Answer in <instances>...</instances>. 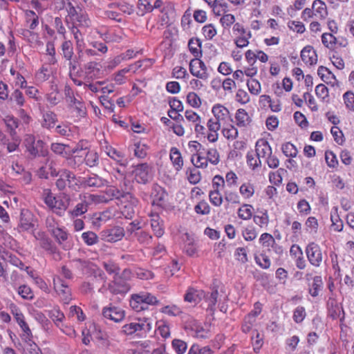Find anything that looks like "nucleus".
Masks as SVG:
<instances>
[{
	"label": "nucleus",
	"mask_w": 354,
	"mask_h": 354,
	"mask_svg": "<svg viewBox=\"0 0 354 354\" xmlns=\"http://www.w3.org/2000/svg\"><path fill=\"white\" fill-rule=\"evenodd\" d=\"M189 71L193 76L198 79L207 80L208 77L207 68L205 63L198 58L190 61Z\"/></svg>",
	"instance_id": "obj_14"
},
{
	"label": "nucleus",
	"mask_w": 354,
	"mask_h": 354,
	"mask_svg": "<svg viewBox=\"0 0 354 354\" xmlns=\"http://www.w3.org/2000/svg\"><path fill=\"white\" fill-rule=\"evenodd\" d=\"M317 74L326 83L331 82L332 79H335L334 75L326 67L322 66L318 68Z\"/></svg>",
	"instance_id": "obj_60"
},
{
	"label": "nucleus",
	"mask_w": 354,
	"mask_h": 354,
	"mask_svg": "<svg viewBox=\"0 0 354 354\" xmlns=\"http://www.w3.org/2000/svg\"><path fill=\"white\" fill-rule=\"evenodd\" d=\"M253 221L261 228H266L270 221L268 211L266 209L258 210L257 214L253 216Z\"/></svg>",
	"instance_id": "obj_26"
},
{
	"label": "nucleus",
	"mask_w": 354,
	"mask_h": 354,
	"mask_svg": "<svg viewBox=\"0 0 354 354\" xmlns=\"http://www.w3.org/2000/svg\"><path fill=\"white\" fill-rule=\"evenodd\" d=\"M258 235V232L254 227L248 226L242 230V236L246 241L254 240Z\"/></svg>",
	"instance_id": "obj_54"
},
{
	"label": "nucleus",
	"mask_w": 354,
	"mask_h": 354,
	"mask_svg": "<svg viewBox=\"0 0 354 354\" xmlns=\"http://www.w3.org/2000/svg\"><path fill=\"white\" fill-rule=\"evenodd\" d=\"M186 240L185 241L184 250L185 252L189 255H193L196 252V247L194 245V241L192 236L185 234Z\"/></svg>",
	"instance_id": "obj_62"
},
{
	"label": "nucleus",
	"mask_w": 354,
	"mask_h": 354,
	"mask_svg": "<svg viewBox=\"0 0 354 354\" xmlns=\"http://www.w3.org/2000/svg\"><path fill=\"white\" fill-rule=\"evenodd\" d=\"M84 161L86 165L90 167L97 165L99 162L97 153L95 151H88L85 156Z\"/></svg>",
	"instance_id": "obj_51"
},
{
	"label": "nucleus",
	"mask_w": 354,
	"mask_h": 354,
	"mask_svg": "<svg viewBox=\"0 0 354 354\" xmlns=\"http://www.w3.org/2000/svg\"><path fill=\"white\" fill-rule=\"evenodd\" d=\"M322 42L323 45L330 49V50H334L335 49V37L332 33H328L325 32L323 33L322 35Z\"/></svg>",
	"instance_id": "obj_53"
},
{
	"label": "nucleus",
	"mask_w": 354,
	"mask_h": 354,
	"mask_svg": "<svg viewBox=\"0 0 354 354\" xmlns=\"http://www.w3.org/2000/svg\"><path fill=\"white\" fill-rule=\"evenodd\" d=\"M323 282L322 277L320 276H315L313 278V283L309 288V293L310 295L315 297L319 295V292L322 288Z\"/></svg>",
	"instance_id": "obj_41"
},
{
	"label": "nucleus",
	"mask_w": 354,
	"mask_h": 354,
	"mask_svg": "<svg viewBox=\"0 0 354 354\" xmlns=\"http://www.w3.org/2000/svg\"><path fill=\"white\" fill-rule=\"evenodd\" d=\"M51 234L59 243L65 241L68 239V233L66 231L59 226L56 227V228L51 229Z\"/></svg>",
	"instance_id": "obj_57"
},
{
	"label": "nucleus",
	"mask_w": 354,
	"mask_h": 354,
	"mask_svg": "<svg viewBox=\"0 0 354 354\" xmlns=\"http://www.w3.org/2000/svg\"><path fill=\"white\" fill-rule=\"evenodd\" d=\"M306 253L307 258L311 265L319 267L323 259V254L320 246L314 243H310L306 248Z\"/></svg>",
	"instance_id": "obj_11"
},
{
	"label": "nucleus",
	"mask_w": 354,
	"mask_h": 354,
	"mask_svg": "<svg viewBox=\"0 0 354 354\" xmlns=\"http://www.w3.org/2000/svg\"><path fill=\"white\" fill-rule=\"evenodd\" d=\"M158 303L157 298L152 294L141 292L131 295L130 299L131 307L136 311H140L147 308L148 305H156Z\"/></svg>",
	"instance_id": "obj_5"
},
{
	"label": "nucleus",
	"mask_w": 354,
	"mask_h": 354,
	"mask_svg": "<svg viewBox=\"0 0 354 354\" xmlns=\"http://www.w3.org/2000/svg\"><path fill=\"white\" fill-rule=\"evenodd\" d=\"M325 160L327 166L330 168H337L339 165L336 155L333 151L330 150H327L325 151Z\"/></svg>",
	"instance_id": "obj_52"
},
{
	"label": "nucleus",
	"mask_w": 354,
	"mask_h": 354,
	"mask_svg": "<svg viewBox=\"0 0 354 354\" xmlns=\"http://www.w3.org/2000/svg\"><path fill=\"white\" fill-rule=\"evenodd\" d=\"M205 293L203 290L190 288L185 295V301L189 303L196 304L203 298H205Z\"/></svg>",
	"instance_id": "obj_27"
},
{
	"label": "nucleus",
	"mask_w": 354,
	"mask_h": 354,
	"mask_svg": "<svg viewBox=\"0 0 354 354\" xmlns=\"http://www.w3.org/2000/svg\"><path fill=\"white\" fill-rule=\"evenodd\" d=\"M57 121L56 114L52 111H47L43 114L41 126L44 128L51 129L55 127Z\"/></svg>",
	"instance_id": "obj_33"
},
{
	"label": "nucleus",
	"mask_w": 354,
	"mask_h": 354,
	"mask_svg": "<svg viewBox=\"0 0 354 354\" xmlns=\"http://www.w3.org/2000/svg\"><path fill=\"white\" fill-rule=\"evenodd\" d=\"M301 58L302 61L308 65H314L317 62V55L316 51L310 46H305L301 51Z\"/></svg>",
	"instance_id": "obj_20"
},
{
	"label": "nucleus",
	"mask_w": 354,
	"mask_h": 354,
	"mask_svg": "<svg viewBox=\"0 0 354 354\" xmlns=\"http://www.w3.org/2000/svg\"><path fill=\"white\" fill-rule=\"evenodd\" d=\"M50 149L54 153L67 158L79 151L78 147L70 149L68 145H65L61 143H53L51 145Z\"/></svg>",
	"instance_id": "obj_21"
},
{
	"label": "nucleus",
	"mask_w": 354,
	"mask_h": 354,
	"mask_svg": "<svg viewBox=\"0 0 354 354\" xmlns=\"http://www.w3.org/2000/svg\"><path fill=\"white\" fill-rule=\"evenodd\" d=\"M54 289L60 297L62 301L68 304L72 299L71 290L67 283H66L59 277H53Z\"/></svg>",
	"instance_id": "obj_12"
},
{
	"label": "nucleus",
	"mask_w": 354,
	"mask_h": 354,
	"mask_svg": "<svg viewBox=\"0 0 354 354\" xmlns=\"http://www.w3.org/2000/svg\"><path fill=\"white\" fill-rule=\"evenodd\" d=\"M11 313L19 326L26 323L25 317L21 310L13 303L10 304Z\"/></svg>",
	"instance_id": "obj_44"
},
{
	"label": "nucleus",
	"mask_w": 354,
	"mask_h": 354,
	"mask_svg": "<svg viewBox=\"0 0 354 354\" xmlns=\"http://www.w3.org/2000/svg\"><path fill=\"white\" fill-rule=\"evenodd\" d=\"M71 32L73 35L74 39L76 43V48L77 50L78 57L80 61H84L83 55H84V41L82 36V34L78 29V28L75 26H73L71 28Z\"/></svg>",
	"instance_id": "obj_18"
},
{
	"label": "nucleus",
	"mask_w": 354,
	"mask_h": 354,
	"mask_svg": "<svg viewBox=\"0 0 354 354\" xmlns=\"http://www.w3.org/2000/svg\"><path fill=\"white\" fill-rule=\"evenodd\" d=\"M124 236V229L118 226L103 230L100 232L102 240L110 243L118 241L121 240Z\"/></svg>",
	"instance_id": "obj_15"
},
{
	"label": "nucleus",
	"mask_w": 354,
	"mask_h": 354,
	"mask_svg": "<svg viewBox=\"0 0 354 354\" xmlns=\"http://www.w3.org/2000/svg\"><path fill=\"white\" fill-rule=\"evenodd\" d=\"M134 179L138 183L147 184L153 176L152 168L147 163H142L134 167L132 171Z\"/></svg>",
	"instance_id": "obj_9"
},
{
	"label": "nucleus",
	"mask_w": 354,
	"mask_h": 354,
	"mask_svg": "<svg viewBox=\"0 0 354 354\" xmlns=\"http://www.w3.org/2000/svg\"><path fill=\"white\" fill-rule=\"evenodd\" d=\"M167 194L161 187L154 185L151 192L152 205L161 207L164 205Z\"/></svg>",
	"instance_id": "obj_23"
},
{
	"label": "nucleus",
	"mask_w": 354,
	"mask_h": 354,
	"mask_svg": "<svg viewBox=\"0 0 354 354\" xmlns=\"http://www.w3.org/2000/svg\"><path fill=\"white\" fill-rule=\"evenodd\" d=\"M161 12L162 15V21L169 27L176 19V11L173 3H167Z\"/></svg>",
	"instance_id": "obj_25"
},
{
	"label": "nucleus",
	"mask_w": 354,
	"mask_h": 354,
	"mask_svg": "<svg viewBox=\"0 0 354 354\" xmlns=\"http://www.w3.org/2000/svg\"><path fill=\"white\" fill-rule=\"evenodd\" d=\"M50 317L55 322L57 326H60L61 323L64 320L65 316L62 312L58 308H54L49 313Z\"/></svg>",
	"instance_id": "obj_63"
},
{
	"label": "nucleus",
	"mask_w": 354,
	"mask_h": 354,
	"mask_svg": "<svg viewBox=\"0 0 354 354\" xmlns=\"http://www.w3.org/2000/svg\"><path fill=\"white\" fill-rule=\"evenodd\" d=\"M250 93L254 95H258L261 91V86L257 79H250L246 82Z\"/></svg>",
	"instance_id": "obj_48"
},
{
	"label": "nucleus",
	"mask_w": 354,
	"mask_h": 354,
	"mask_svg": "<svg viewBox=\"0 0 354 354\" xmlns=\"http://www.w3.org/2000/svg\"><path fill=\"white\" fill-rule=\"evenodd\" d=\"M239 193L244 199H249L254 194V186L250 182L243 183L239 187Z\"/></svg>",
	"instance_id": "obj_37"
},
{
	"label": "nucleus",
	"mask_w": 354,
	"mask_h": 354,
	"mask_svg": "<svg viewBox=\"0 0 354 354\" xmlns=\"http://www.w3.org/2000/svg\"><path fill=\"white\" fill-rule=\"evenodd\" d=\"M82 196L88 205L93 204L106 203L109 202V199H107L105 195L85 194L82 195Z\"/></svg>",
	"instance_id": "obj_34"
},
{
	"label": "nucleus",
	"mask_w": 354,
	"mask_h": 354,
	"mask_svg": "<svg viewBox=\"0 0 354 354\" xmlns=\"http://www.w3.org/2000/svg\"><path fill=\"white\" fill-rule=\"evenodd\" d=\"M101 38L106 43L111 42H120L123 39V35L122 33H118L115 32H107L101 35Z\"/></svg>",
	"instance_id": "obj_46"
},
{
	"label": "nucleus",
	"mask_w": 354,
	"mask_h": 354,
	"mask_svg": "<svg viewBox=\"0 0 354 354\" xmlns=\"http://www.w3.org/2000/svg\"><path fill=\"white\" fill-rule=\"evenodd\" d=\"M221 127L222 133L226 139L232 140L238 137V130L234 125L227 123V124Z\"/></svg>",
	"instance_id": "obj_40"
},
{
	"label": "nucleus",
	"mask_w": 354,
	"mask_h": 354,
	"mask_svg": "<svg viewBox=\"0 0 354 354\" xmlns=\"http://www.w3.org/2000/svg\"><path fill=\"white\" fill-rule=\"evenodd\" d=\"M82 239L84 243L89 246L96 244L99 239L97 235L92 231L83 232L82 234Z\"/></svg>",
	"instance_id": "obj_49"
},
{
	"label": "nucleus",
	"mask_w": 354,
	"mask_h": 354,
	"mask_svg": "<svg viewBox=\"0 0 354 354\" xmlns=\"http://www.w3.org/2000/svg\"><path fill=\"white\" fill-rule=\"evenodd\" d=\"M344 103L346 107L354 111V93L351 91H347L343 95Z\"/></svg>",
	"instance_id": "obj_64"
},
{
	"label": "nucleus",
	"mask_w": 354,
	"mask_h": 354,
	"mask_svg": "<svg viewBox=\"0 0 354 354\" xmlns=\"http://www.w3.org/2000/svg\"><path fill=\"white\" fill-rule=\"evenodd\" d=\"M68 185L74 190L79 189L78 178L68 170H62L60 172L59 178L56 181V186L59 190H63Z\"/></svg>",
	"instance_id": "obj_10"
},
{
	"label": "nucleus",
	"mask_w": 354,
	"mask_h": 354,
	"mask_svg": "<svg viewBox=\"0 0 354 354\" xmlns=\"http://www.w3.org/2000/svg\"><path fill=\"white\" fill-rule=\"evenodd\" d=\"M255 153L259 158H266L271 155L272 150L268 142L263 139H259L255 145Z\"/></svg>",
	"instance_id": "obj_19"
},
{
	"label": "nucleus",
	"mask_w": 354,
	"mask_h": 354,
	"mask_svg": "<svg viewBox=\"0 0 354 354\" xmlns=\"http://www.w3.org/2000/svg\"><path fill=\"white\" fill-rule=\"evenodd\" d=\"M151 218V226L155 235L157 237H161L164 234V229L162 227V221L160 219L158 214L150 215Z\"/></svg>",
	"instance_id": "obj_29"
},
{
	"label": "nucleus",
	"mask_w": 354,
	"mask_h": 354,
	"mask_svg": "<svg viewBox=\"0 0 354 354\" xmlns=\"http://www.w3.org/2000/svg\"><path fill=\"white\" fill-rule=\"evenodd\" d=\"M35 237L39 241V245L42 248L50 252H54L55 248L50 239L45 236L42 233H38V236H35Z\"/></svg>",
	"instance_id": "obj_45"
},
{
	"label": "nucleus",
	"mask_w": 354,
	"mask_h": 354,
	"mask_svg": "<svg viewBox=\"0 0 354 354\" xmlns=\"http://www.w3.org/2000/svg\"><path fill=\"white\" fill-rule=\"evenodd\" d=\"M23 331L21 335V338L25 341L26 343L29 344L32 349L35 352V354H41L40 349L38 346L32 342V334L30 328H29L28 324L26 322L19 326Z\"/></svg>",
	"instance_id": "obj_22"
},
{
	"label": "nucleus",
	"mask_w": 354,
	"mask_h": 354,
	"mask_svg": "<svg viewBox=\"0 0 354 354\" xmlns=\"http://www.w3.org/2000/svg\"><path fill=\"white\" fill-rule=\"evenodd\" d=\"M213 117L209 118L207 123L216 126L224 127L232 121L231 115L227 108L221 104H216L212 108Z\"/></svg>",
	"instance_id": "obj_4"
},
{
	"label": "nucleus",
	"mask_w": 354,
	"mask_h": 354,
	"mask_svg": "<svg viewBox=\"0 0 354 354\" xmlns=\"http://www.w3.org/2000/svg\"><path fill=\"white\" fill-rule=\"evenodd\" d=\"M281 149L283 154L287 157L295 158L297 155L298 151L296 147L290 142L283 144Z\"/></svg>",
	"instance_id": "obj_61"
},
{
	"label": "nucleus",
	"mask_w": 354,
	"mask_h": 354,
	"mask_svg": "<svg viewBox=\"0 0 354 354\" xmlns=\"http://www.w3.org/2000/svg\"><path fill=\"white\" fill-rule=\"evenodd\" d=\"M152 328V322L149 318L138 319L134 322L124 324L122 332L127 335L136 333L140 337H145Z\"/></svg>",
	"instance_id": "obj_3"
},
{
	"label": "nucleus",
	"mask_w": 354,
	"mask_h": 354,
	"mask_svg": "<svg viewBox=\"0 0 354 354\" xmlns=\"http://www.w3.org/2000/svg\"><path fill=\"white\" fill-rule=\"evenodd\" d=\"M78 183L79 188L81 185L85 188H100L107 185L109 182L97 174H92L88 176L78 179Z\"/></svg>",
	"instance_id": "obj_13"
},
{
	"label": "nucleus",
	"mask_w": 354,
	"mask_h": 354,
	"mask_svg": "<svg viewBox=\"0 0 354 354\" xmlns=\"http://www.w3.org/2000/svg\"><path fill=\"white\" fill-rule=\"evenodd\" d=\"M232 34L234 37V44L238 48H244L248 46L249 39L252 36L251 32L245 29L241 24L235 23L232 27Z\"/></svg>",
	"instance_id": "obj_8"
},
{
	"label": "nucleus",
	"mask_w": 354,
	"mask_h": 354,
	"mask_svg": "<svg viewBox=\"0 0 354 354\" xmlns=\"http://www.w3.org/2000/svg\"><path fill=\"white\" fill-rule=\"evenodd\" d=\"M110 9L118 8L124 14L131 15L133 12V6L127 2L111 3L108 5Z\"/></svg>",
	"instance_id": "obj_39"
},
{
	"label": "nucleus",
	"mask_w": 354,
	"mask_h": 354,
	"mask_svg": "<svg viewBox=\"0 0 354 354\" xmlns=\"http://www.w3.org/2000/svg\"><path fill=\"white\" fill-rule=\"evenodd\" d=\"M252 205L243 204L238 209L237 214L239 218L248 221L252 217Z\"/></svg>",
	"instance_id": "obj_38"
},
{
	"label": "nucleus",
	"mask_w": 354,
	"mask_h": 354,
	"mask_svg": "<svg viewBox=\"0 0 354 354\" xmlns=\"http://www.w3.org/2000/svg\"><path fill=\"white\" fill-rule=\"evenodd\" d=\"M67 100L70 103V106L74 109L76 113V116L84 118L86 115V109L82 102L75 98L74 96L70 95V90L68 89L66 93Z\"/></svg>",
	"instance_id": "obj_17"
},
{
	"label": "nucleus",
	"mask_w": 354,
	"mask_h": 354,
	"mask_svg": "<svg viewBox=\"0 0 354 354\" xmlns=\"http://www.w3.org/2000/svg\"><path fill=\"white\" fill-rule=\"evenodd\" d=\"M328 15L327 6L322 0H315L311 8H306L302 12V18L308 21L315 17L317 19H324Z\"/></svg>",
	"instance_id": "obj_6"
},
{
	"label": "nucleus",
	"mask_w": 354,
	"mask_h": 354,
	"mask_svg": "<svg viewBox=\"0 0 354 354\" xmlns=\"http://www.w3.org/2000/svg\"><path fill=\"white\" fill-rule=\"evenodd\" d=\"M209 198L211 203L216 207H220L223 202V198L220 193V190L214 189L211 191L209 194Z\"/></svg>",
	"instance_id": "obj_59"
},
{
	"label": "nucleus",
	"mask_w": 354,
	"mask_h": 354,
	"mask_svg": "<svg viewBox=\"0 0 354 354\" xmlns=\"http://www.w3.org/2000/svg\"><path fill=\"white\" fill-rule=\"evenodd\" d=\"M207 133L206 138L209 142H215L218 140V131L221 129V127H216V126L207 122Z\"/></svg>",
	"instance_id": "obj_43"
},
{
	"label": "nucleus",
	"mask_w": 354,
	"mask_h": 354,
	"mask_svg": "<svg viewBox=\"0 0 354 354\" xmlns=\"http://www.w3.org/2000/svg\"><path fill=\"white\" fill-rule=\"evenodd\" d=\"M95 277L99 279L102 282V286L99 289V292L104 293V290H109L113 294L126 292L129 290L127 283L118 275L113 276V280L111 283L106 285V277L102 270H97L95 273Z\"/></svg>",
	"instance_id": "obj_2"
},
{
	"label": "nucleus",
	"mask_w": 354,
	"mask_h": 354,
	"mask_svg": "<svg viewBox=\"0 0 354 354\" xmlns=\"http://www.w3.org/2000/svg\"><path fill=\"white\" fill-rule=\"evenodd\" d=\"M188 47L190 52L196 58L201 55V43L198 39H190L188 43Z\"/></svg>",
	"instance_id": "obj_42"
},
{
	"label": "nucleus",
	"mask_w": 354,
	"mask_h": 354,
	"mask_svg": "<svg viewBox=\"0 0 354 354\" xmlns=\"http://www.w3.org/2000/svg\"><path fill=\"white\" fill-rule=\"evenodd\" d=\"M261 158L252 151H248L246 155L248 166L253 171L259 170L261 167Z\"/></svg>",
	"instance_id": "obj_30"
},
{
	"label": "nucleus",
	"mask_w": 354,
	"mask_h": 354,
	"mask_svg": "<svg viewBox=\"0 0 354 354\" xmlns=\"http://www.w3.org/2000/svg\"><path fill=\"white\" fill-rule=\"evenodd\" d=\"M224 200L228 204H239L241 203L240 196L237 192L231 190H225L224 192Z\"/></svg>",
	"instance_id": "obj_47"
},
{
	"label": "nucleus",
	"mask_w": 354,
	"mask_h": 354,
	"mask_svg": "<svg viewBox=\"0 0 354 354\" xmlns=\"http://www.w3.org/2000/svg\"><path fill=\"white\" fill-rule=\"evenodd\" d=\"M9 102L19 108L25 105L26 100L23 93L19 89H15L11 94Z\"/></svg>",
	"instance_id": "obj_35"
},
{
	"label": "nucleus",
	"mask_w": 354,
	"mask_h": 354,
	"mask_svg": "<svg viewBox=\"0 0 354 354\" xmlns=\"http://www.w3.org/2000/svg\"><path fill=\"white\" fill-rule=\"evenodd\" d=\"M113 217L110 210H105L102 212L96 213L93 217V223L95 225H100L102 223H106Z\"/></svg>",
	"instance_id": "obj_36"
},
{
	"label": "nucleus",
	"mask_w": 354,
	"mask_h": 354,
	"mask_svg": "<svg viewBox=\"0 0 354 354\" xmlns=\"http://www.w3.org/2000/svg\"><path fill=\"white\" fill-rule=\"evenodd\" d=\"M45 204L59 216L64 215L70 204V198L66 194H60L55 196L50 191L45 193Z\"/></svg>",
	"instance_id": "obj_1"
},
{
	"label": "nucleus",
	"mask_w": 354,
	"mask_h": 354,
	"mask_svg": "<svg viewBox=\"0 0 354 354\" xmlns=\"http://www.w3.org/2000/svg\"><path fill=\"white\" fill-rule=\"evenodd\" d=\"M235 17L230 13H226L221 16L219 22L222 27L225 29H229L232 25H234Z\"/></svg>",
	"instance_id": "obj_55"
},
{
	"label": "nucleus",
	"mask_w": 354,
	"mask_h": 354,
	"mask_svg": "<svg viewBox=\"0 0 354 354\" xmlns=\"http://www.w3.org/2000/svg\"><path fill=\"white\" fill-rule=\"evenodd\" d=\"M194 211L200 215H208L210 213V207L205 201L201 200L194 206Z\"/></svg>",
	"instance_id": "obj_56"
},
{
	"label": "nucleus",
	"mask_w": 354,
	"mask_h": 354,
	"mask_svg": "<svg viewBox=\"0 0 354 354\" xmlns=\"http://www.w3.org/2000/svg\"><path fill=\"white\" fill-rule=\"evenodd\" d=\"M192 330L197 338L206 339L210 337V326L196 323L192 326Z\"/></svg>",
	"instance_id": "obj_24"
},
{
	"label": "nucleus",
	"mask_w": 354,
	"mask_h": 354,
	"mask_svg": "<svg viewBox=\"0 0 354 354\" xmlns=\"http://www.w3.org/2000/svg\"><path fill=\"white\" fill-rule=\"evenodd\" d=\"M62 50L64 57L67 60H71L74 53L73 44L70 40L64 41L62 43Z\"/></svg>",
	"instance_id": "obj_50"
},
{
	"label": "nucleus",
	"mask_w": 354,
	"mask_h": 354,
	"mask_svg": "<svg viewBox=\"0 0 354 354\" xmlns=\"http://www.w3.org/2000/svg\"><path fill=\"white\" fill-rule=\"evenodd\" d=\"M250 118L243 109H239L235 114V122L239 127H245L250 123Z\"/></svg>",
	"instance_id": "obj_28"
},
{
	"label": "nucleus",
	"mask_w": 354,
	"mask_h": 354,
	"mask_svg": "<svg viewBox=\"0 0 354 354\" xmlns=\"http://www.w3.org/2000/svg\"><path fill=\"white\" fill-rule=\"evenodd\" d=\"M24 144L27 151L33 157L46 156L48 153L47 149L44 147V142L38 140L32 134H26L24 137Z\"/></svg>",
	"instance_id": "obj_7"
},
{
	"label": "nucleus",
	"mask_w": 354,
	"mask_h": 354,
	"mask_svg": "<svg viewBox=\"0 0 354 354\" xmlns=\"http://www.w3.org/2000/svg\"><path fill=\"white\" fill-rule=\"evenodd\" d=\"M102 315L105 319L118 323L124 319L125 311L120 307L109 306L103 308Z\"/></svg>",
	"instance_id": "obj_16"
},
{
	"label": "nucleus",
	"mask_w": 354,
	"mask_h": 354,
	"mask_svg": "<svg viewBox=\"0 0 354 354\" xmlns=\"http://www.w3.org/2000/svg\"><path fill=\"white\" fill-rule=\"evenodd\" d=\"M17 292L24 299L32 300L34 298V293L32 289L26 285L19 286Z\"/></svg>",
	"instance_id": "obj_58"
},
{
	"label": "nucleus",
	"mask_w": 354,
	"mask_h": 354,
	"mask_svg": "<svg viewBox=\"0 0 354 354\" xmlns=\"http://www.w3.org/2000/svg\"><path fill=\"white\" fill-rule=\"evenodd\" d=\"M26 26L30 30H35L39 25L38 15L32 10H27L24 12Z\"/></svg>",
	"instance_id": "obj_32"
},
{
	"label": "nucleus",
	"mask_w": 354,
	"mask_h": 354,
	"mask_svg": "<svg viewBox=\"0 0 354 354\" xmlns=\"http://www.w3.org/2000/svg\"><path fill=\"white\" fill-rule=\"evenodd\" d=\"M81 203H77L73 209L70 210L68 213L71 218H75L81 216L88 211V204L85 202L84 198L81 195Z\"/></svg>",
	"instance_id": "obj_31"
}]
</instances>
